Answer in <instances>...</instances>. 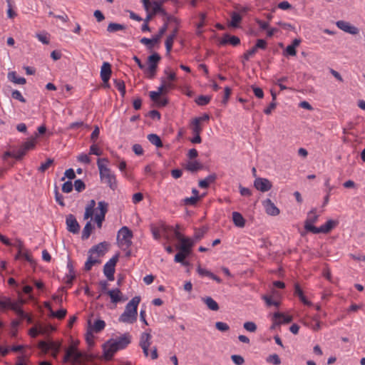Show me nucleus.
Segmentation results:
<instances>
[{"instance_id":"1","label":"nucleus","mask_w":365,"mask_h":365,"mask_svg":"<svg viewBox=\"0 0 365 365\" xmlns=\"http://www.w3.org/2000/svg\"><path fill=\"white\" fill-rule=\"evenodd\" d=\"M143 7L147 12L146 17L143 19V21H150L157 14H160L163 16L166 17V19L169 21H173L176 24H179L180 21L175 16L170 15L163 8L164 1L153 0L152 2L150 0H141Z\"/></svg>"},{"instance_id":"2","label":"nucleus","mask_w":365,"mask_h":365,"mask_svg":"<svg viewBox=\"0 0 365 365\" xmlns=\"http://www.w3.org/2000/svg\"><path fill=\"white\" fill-rule=\"evenodd\" d=\"M140 302V297H134L125 306L124 312L119 317L120 322L133 324L137 320L138 306Z\"/></svg>"},{"instance_id":"3","label":"nucleus","mask_w":365,"mask_h":365,"mask_svg":"<svg viewBox=\"0 0 365 365\" xmlns=\"http://www.w3.org/2000/svg\"><path fill=\"white\" fill-rule=\"evenodd\" d=\"M133 236V232L126 226L121 227L116 236L118 245L125 252V256L127 257H129L131 254L129 247L132 244L131 239Z\"/></svg>"},{"instance_id":"4","label":"nucleus","mask_w":365,"mask_h":365,"mask_svg":"<svg viewBox=\"0 0 365 365\" xmlns=\"http://www.w3.org/2000/svg\"><path fill=\"white\" fill-rule=\"evenodd\" d=\"M109 161L107 158H98L97 160V165L99 170L101 181L106 183L110 189H113L112 184L113 175L111 170L108 168Z\"/></svg>"},{"instance_id":"5","label":"nucleus","mask_w":365,"mask_h":365,"mask_svg":"<svg viewBox=\"0 0 365 365\" xmlns=\"http://www.w3.org/2000/svg\"><path fill=\"white\" fill-rule=\"evenodd\" d=\"M161 57L160 54L156 52H154L148 57V67L147 68H145V69L148 73V78L150 79H153L155 77L157 71L158 63Z\"/></svg>"},{"instance_id":"6","label":"nucleus","mask_w":365,"mask_h":365,"mask_svg":"<svg viewBox=\"0 0 365 365\" xmlns=\"http://www.w3.org/2000/svg\"><path fill=\"white\" fill-rule=\"evenodd\" d=\"M83 354L74 345L70 346L66 350L63 357L64 362L78 363L81 361Z\"/></svg>"},{"instance_id":"7","label":"nucleus","mask_w":365,"mask_h":365,"mask_svg":"<svg viewBox=\"0 0 365 365\" xmlns=\"http://www.w3.org/2000/svg\"><path fill=\"white\" fill-rule=\"evenodd\" d=\"M109 284L106 280H102L98 284L99 295L97 299H101L104 297H109L110 302L114 304V289H108Z\"/></svg>"},{"instance_id":"8","label":"nucleus","mask_w":365,"mask_h":365,"mask_svg":"<svg viewBox=\"0 0 365 365\" xmlns=\"http://www.w3.org/2000/svg\"><path fill=\"white\" fill-rule=\"evenodd\" d=\"M338 222L333 220H329L324 225L319 227L309 226L310 232L314 234L324 233L327 234L331 231L336 225Z\"/></svg>"},{"instance_id":"9","label":"nucleus","mask_w":365,"mask_h":365,"mask_svg":"<svg viewBox=\"0 0 365 365\" xmlns=\"http://www.w3.org/2000/svg\"><path fill=\"white\" fill-rule=\"evenodd\" d=\"M132 341V336L129 332H125L119 336H115V352L125 349Z\"/></svg>"},{"instance_id":"10","label":"nucleus","mask_w":365,"mask_h":365,"mask_svg":"<svg viewBox=\"0 0 365 365\" xmlns=\"http://www.w3.org/2000/svg\"><path fill=\"white\" fill-rule=\"evenodd\" d=\"M110 245L106 242H102L99 244L93 246L88 251V254L91 255H96L95 257L98 258L103 257L110 249Z\"/></svg>"},{"instance_id":"11","label":"nucleus","mask_w":365,"mask_h":365,"mask_svg":"<svg viewBox=\"0 0 365 365\" xmlns=\"http://www.w3.org/2000/svg\"><path fill=\"white\" fill-rule=\"evenodd\" d=\"M38 345L39 347L45 351H51L52 356L54 358L57 357L61 349V344L54 341L46 342L44 341H41Z\"/></svg>"},{"instance_id":"12","label":"nucleus","mask_w":365,"mask_h":365,"mask_svg":"<svg viewBox=\"0 0 365 365\" xmlns=\"http://www.w3.org/2000/svg\"><path fill=\"white\" fill-rule=\"evenodd\" d=\"M111 66L108 62H104L101 66V77L103 81L102 87L104 88H110L108 81L111 76Z\"/></svg>"},{"instance_id":"13","label":"nucleus","mask_w":365,"mask_h":365,"mask_svg":"<svg viewBox=\"0 0 365 365\" xmlns=\"http://www.w3.org/2000/svg\"><path fill=\"white\" fill-rule=\"evenodd\" d=\"M254 187L260 192H265L272 187V182L267 178H256L254 181Z\"/></svg>"},{"instance_id":"14","label":"nucleus","mask_w":365,"mask_h":365,"mask_svg":"<svg viewBox=\"0 0 365 365\" xmlns=\"http://www.w3.org/2000/svg\"><path fill=\"white\" fill-rule=\"evenodd\" d=\"M66 224L69 232L73 234H78L79 232L80 225L73 215L69 214L66 216Z\"/></svg>"},{"instance_id":"15","label":"nucleus","mask_w":365,"mask_h":365,"mask_svg":"<svg viewBox=\"0 0 365 365\" xmlns=\"http://www.w3.org/2000/svg\"><path fill=\"white\" fill-rule=\"evenodd\" d=\"M103 359L106 361L112 359L114 356V339H110L103 345Z\"/></svg>"},{"instance_id":"16","label":"nucleus","mask_w":365,"mask_h":365,"mask_svg":"<svg viewBox=\"0 0 365 365\" xmlns=\"http://www.w3.org/2000/svg\"><path fill=\"white\" fill-rule=\"evenodd\" d=\"M98 209L100 212L96 215V221L98 227H101L102 222L105 219V215L108 211V203L104 201H100L98 203Z\"/></svg>"},{"instance_id":"17","label":"nucleus","mask_w":365,"mask_h":365,"mask_svg":"<svg viewBox=\"0 0 365 365\" xmlns=\"http://www.w3.org/2000/svg\"><path fill=\"white\" fill-rule=\"evenodd\" d=\"M336 26L341 30L353 35H356L359 32V29L345 21H338L336 23Z\"/></svg>"},{"instance_id":"18","label":"nucleus","mask_w":365,"mask_h":365,"mask_svg":"<svg viewBox=\"0 0 365 365\" xmlns=\"http://www.w3.org/2000/svg\"><path fill=\"white\" fill-rule=\"evenodd\" d=\"M195 242L192 239H185V242L180 245L177 246V249L181 252L185 257H188L192 253V248L194 246Z\"/></svg>"},{"instance_id":"19","label":"nucleus","mask_w":365,"mask_h":365,"mask_svg":"<svg viewBox=\"0 0 365 365\" xmlns=\"http://www.w3.org/2000/svg\"><path fill=\"white\" fill-rule=\"evenodd\" d=\"M262 205L267 215L277 216L279 214V209L272 202L270 199H266L262 202Z\"/></svg>"},{"instance_id":"20","label":"nucleus","mask_w":365,"mask_h":365,"mask_svg":"<svg viewBox=\"0 0 365 365\" xmlns=\"http://www.w3.org/2000/svg\"><path fill=\"white\" fill-rule=\"evenodd\" d=\"M103 273L108 280H114V256L104 265Z\"/></svg>"},{"instance_id":"21","label":"nucleus","mask_w":365,"mask_h":365,"mask_svg":"<svg viewBox=\"0 0 365 365\" xmlns=\"http://www.w3.org/2000/svg\"><path fill=\"white\" fill-rule=\"evenodd\" d=\"M240 43V39L236 36H232L229 34H225L220 41V45L230 44L237 46Z\"/></svg>"},{"instance_id":"22","label":"nucleus","mask_w":365,"mask_h":365,"mask_svg":"<svg viewBox=\"0 0 365 365\" xmlns=\"http://www.w3.org/2000/svg\"><path fill=\"white\" fill-rule=\"evenodd\" d=\"M316 208H313L309 213L307 220L304 222V229L307 232H310L309 226L315 227L313 224L315 223L319 217L318 215H316Z\"/></svg>"},{"instance_id":"23","label":"nucleus","mask_w":365,"mask_h":365,"mask_svg":"<svg viewBox=\"0 0 365 365\" xmlns=\"http://www.w3.org/2000/svg\"><path fill=\"white\" fill-rule=\"evenodd\" d=\"M216 179L217 175L215 173H212L205 179L200 180L198 182V185L200 188L206 189L210 186L211 183L215 182Z\"/></svg>"},{"instance_id":"24","label":"nucleus","mask_w":365,"mask_h":365,"mask_svg":"<svg viewBox=\"0 0 365 365\" xmlns=\"http://www.w3.org/2000/svg\"><path fill=\"white\" fill-rule=\"evenodd\" d=\"M25 303L24 299H19L17 303L12 307V309L19 317L21 319H25L28 314L24 312L21 306Z\"/></svg>"},{"instance_id":"25","label":"nucleus","mask_w":365,"mask_h":365,"mask_svg":"<svg viewBox=\"0 0 365 365\" xmlns=\"http://www.w3.org/2000/svg\"><path fill=\"white\" fill-rule=\"evenodd\" d=\"M231 21L229 23V26L232 28H239L240 24L242 20V16L241 14L236 11H232L230 13Z\"/></svg>"},{"instance_id":"26","label":"nucleus","mask_w":365,"mask_h":365,"mask_svg":"<svg viewBox=\"0 0 365 365\" xmlns=\"http://www.w3.org/2000/svg\"><path fill=\"white\" fill-rule=\"evenodd\" d=\"M203 165L197 161V160H194V161H188L187 163L185 165V169L188 171H190V173H196L197 172L198 170H200L203 168Z\"/></svg>"},{"instance_id":"27","label":"nucleus","mask_w":365,"mask_h":365,"mask_svg":"<svg viewBox=\"0 0 365 365\" xmlns=\"http://www.w3.org/2000/svg\"><path fill=\"white\" fill-rule=\"evenodd\" d=\"M232 215L233 223L236 227H244L245 226L246 221L241 213L233 212Z\"/></svg>"},{"instance_id":"28","label":"nucleus","mask_w":365,"mask_h":365,"mask_svg":"<svg viewBox=\"0 0 365 365\" xmlns=\"http://www.w3.org/2000/svg\"><path fill=\"white\" fill-rule=\"evenodd\" d=\"M88 328L96 333H98L101 331H102L106 326L105 322L101 319L96 320L93 323V324H92L91 322L89 320L88 322Z\"/></svg>"},{"instance_id":"29","label":"nucleus","mask_w":365,"mask_h":365,"mask_svg":"<svg viewBox=\"0 0 365 365\" xmlns=\"http://www.w3.org/2000/svg\"><path fill=\"white\" fill-rule=\"evenodd\" d=\"M53 330H54V328L52 327L51 326H48L47 327H40L39 330H38V329L36 327H32L29 330V334L31 337L34 338V337H36L38 334H46L49 331H53Z\"/></svg>"},{"instance_id":"30","label":"nucleus","mask_w":365,"mask_h":365,"mask_svg":"<svg viewBox=\"0 0 365 365\" xmlns=\"http://www.w3.org/2000/svg\"><path fill=\"white\" fill-rule=\"evenodd\" d=\"M274 319L280 320L282 324H289L293 321V317L290 315H286L284 313L277 312L273 314Z\"/></svg>"},{"instance_id":"31","label":"nucleus","mask_w":365,"mask_h":365,"mask_svg":"<svg viewBox=\"0 0 365 365\" xmlns=\"http://www.w3.org/2000/svg\"><path fill=\"white\" fill-rule=\"evenodd\" d=\"M202 301L206 304L207 308L212 311H218L220 309L218 304L211 297H203L202 298Z\"/></svg>"},{"instance_id":"32","label":"nucleus","mask_w":365,"mask_h":365,"mask_svg":"<svg viewBox=\"0 0 365 365\" xmlns=\"http://www.w3.org/2000/svg\"><path fill=\"white\" fill-rule=\"evenodd\" d=\"M17 302H12L11 298L8 297H0V308L2 309H10L16 304Z\"/></svg>"},{"instance_id":"33","label":"nucleus","mask_w":365,"mask_h":365,"mask_svg":"<svg viewBox=\"0 0 365 365\" xmlns=\"http://www.w3.org/2000/svg\"><path fill=\"white\" fill-rule=\"evenodd\" d=\"M147 138L148 141L156 146L158 148H162L163 146V141L159 135L155 133H151L148 135Z\"/></svg>"},{"instance_id":"34","label":"nucleus","mask_w":365,"mask_h":365,"mask_svg":"<svg viewBox=\"0 0 365 365\" xmlns=\"http://www.w3.org/2000/svg\"><path fill=\"white\" fill-rule=\"evenodd\" d=\"M151 334L150 333H148V332H143L140 335V342H139V346L140 347H145V346H150L151 342H150V339H151Z\"/></svg>"},{"instance_id":"35","label":"nucleus","mask_w":365,"mask_h":365,"mask_svg":"<svg viewBox=\"0 0 365 365\" xmlns=\"http://www.w3.org/2000/svg\"><path fill=\"white\" fill-rule=\"evenodd\" d=\"M101 262V261L100 259L89 254L88 259L85 263L84 269L86 271H89L93 265L100 264Z\"/></svg>"},{"instance_id":"36","label":"nucleus","mask_w":365,"mask_h":365,"mask_svg":"<svg viewBox=\"0 0 365 365\" xmlns=\"http://www.w3.org/2000/svg\"><path fill=\"white\" fill-rule=\"evenodd\" d=\"M9 79L16 84L24 85L26 81L23 77H17L15 71H11L8 73Z\"/></svg>"},{"instance_id":"37","label":"nucleus","mask_w":365,"mask_h":365,"mask_svg":"<svg viewBox=\"0 0 365 365\" xmlns=\"http://www.w3.org/2000/svg\"><path fill=\"white\" fill-rule=\"evenodd\" d=\"M93 228V226L92 225L91 221L87 222V223L86 224V225L83 230V232H82L81 239L83 240H87L89 238Z\"/></svg>"},{"instance_id":"38","label":"nucleus","mask_w":365,"mask_h":365,"mask_svg":"<svg viewBox=\"0 0 365 365\" xmlns=\"http://www.w3.org/2000/svg\"><path fill=\"white\" fill-rule=\"evenodd\" d=\"M140 42L145 45L148 47V49L151 50L154 46L155 43H158L159 42V40H155V36H153L152 38H148L143 37L140 40Z\"/></svg>"},{"instance_id":"39","label":"nucleus","mask_w":365,"mask_h":365,"mask_svg":"<svg viewBox=\"0 0 365 365\" xmlns=\"http://www.w3.org/2000/svg\"><path fill=\"white\" fill-rule=\"evenodd\" d=\"M165 23L163 25V26L159 29L158 32L157 34L155 35V40H160V38H162V36L165 34L166 31L168 30V22H170L169 21H168L166 19V17H165Z\"/></svg>"},{"instance_id":"40","label":"nucleus","mask_w":365,"mask_h":365,"mask_svg":"<svg viewBox=\"0 0 365 365\" xmlns=\"http://www.w3.org/2000/svg\"><path fill=\"white\" fill-rule=\"evenodd\" d=\"M210 100H211L210 96L201 95V96H198V98H197L195 100V102L198 106H205V105L208 104L210 103Z\"/></svg>"},{"instance_id":"41","label":"nucleus","mask_w":365,"mask_h":365,"mask_svg":"<svg viewBox=\"0 0 365 365\" xmlns=\"http://www.w3.org/2000/svg\"><path fill=\"white\" fill-rule=\"evenodd\" d=\"M67 311L65 309H61L56 312L53 311L51 309L50 315L53 317H56L58 319H63L66 315Z\"/></svg>"},{"instance_id":"42","label":"nucleus","mask_w":365,"mask_h":365,"mask_svg":"<svg viewBox=\"0 0 365 365\" xmlns=\"http://www.w3.org/2000/svg\"><path fill=\"white\" fill-rule=\"evenodd\" d=\"M262 299L264 300L266 304L269 307L274 306L276 307H279L280 305V302L277 300L272 299V297L268 295H263Z\"/></svg>"},{"instance_id":"43","label":"nucleus","mask_w":365,"mask_h":365,"mask_svg":"<svg viewBox=\"0 0 365 365\" xmlns=\"http://www.w3.org/2000/svg\"><path fill=\"white\" fill-rule=\"evenodd\" d=\"M208 228L206 227H203L202 228L195 229L194 237L196 240H201L205 234L207 232Z\"/></svg>"},{"instance_id":"44","label":"nucleus","mask_w":365,"mask_h":365,"mask_svg":"<svg viewBox=\"0 0 365 365\" xmlns=\"http://www.w3.org/2000/svg\"><path fill=\"white\" fill-rule=\"evenodd\" d=\"M201 197L197 196V197H185L183 199V203L185 205H195L197 202L200 200Z\"/></svg>"},{"instance_id":"45","label":"nucleus","mask_w":365,"mask_h":365,"mask_svg":"<svg viewBox=\"0 0 365 365\" xmlns=\"http://www.w3.org/2000/svg\"><path fill=\"white\" fill-rule=\"evenodd\" d=\"M192 130L193 134L200 133L202 128L201 127L200 123H199L198 119H193L192 121Z\"/></svg>"},{"instance_id":"46","label":"nucleus","mask_w":365,"mask_h":365,"mask_svg":"<svg viewBox=\"0 0 365 365\" xmlns=\"http://www.w3.org/2000/svg\"><path fill=\"white\" fill-rule=\"evenodd\" d=\"M35 145H36V137L31 138V139L28 140L21 146L27 152L28 150L33 149L35 147Z\"/></svg>"},{"instance_id":"47","label":"nucleus","mask_w":365,"mask_h":365,"mask_svg":"<svg viewBox=\"0 0 365 365\" xmlns=\"http://www.w3.org/2000/svg\"><path fill=\"white\" fill-rule=\"evenodd\" d=\"M267 361L273 364L274 365H279L281 364V359L277 354L269 355L267 358Z\"/></svg>"},{"instance_id":"48","label":"nucleus","mask_w":365,"mask_h":365,"mask_svg":"<svg viewBox=\"0 0 365 365\" xmlns=\"http://www.w3.org/2000/svg\"><path fill=\"white\" fill-rule=\"evenodd\" d=\"M128 297L123 295L118 288H115V304L128 300Z\"/></svg>"},{"instance_id":"49","label":"nucleus","mask_w":365,"mask_h":365,"mask_svg":"<svg viewBox=\"0 0 365 365\" xmlns=\"http://www.w3.org/2000/svg\"><path fill=\"white\" fill-rule=\"evenodd\" d=\"M115 88L120 91L121 96L123 97L125 94V86L123 81L115 79Z\"/></svg>"},{"instance_id":"50","label":"nucleus","mask_w":365,"mask_h":365,"mask_svg":"<svg viewBox=\"0 0 365 365\" xmlns=\"http://www.w3.org/2000/svg\"><path fill=\"white\" fill-rule=\"evenodd\" d=\"M174 40L175 39L173 38V36H168L165 40V48H166V52H167L168 55L170 54V53L172 50Z\"/></svg>"},{"instance_id":"51","label":"nucleus","mask_w":365,"mask_h":365,"mask_svg":"<svg viewBox=\"0 0 365 365\" xmlns=\"http://www.w3.org/2000/svg\"><path fill=\"white\" fill-rule=\"evenodd\" d=\"M161 83H162L161 85L158 87V91H157L160 95H161L164 92L165 89H166L167 88L173 87V85L171 83H167L165 82V80L164 78H161Z\"/></svg>"},{"instance_id":"52","label":"nucleus","mask_w":365,"mask_h":365,"mask_svg":"<svg viewBox=\"0 0 365 365\" xmlns=\"http://www.w3.org/2000/svg\"><path fill=\"white\" fill-rule=\"evenodd\" d=\"M73 186L75 187V190L78 192H82L86 188V185L84 182L81 179L75 180Z\"/></svg>"},{"instance_id":"53","label":"nucleus","mask_w":365,"mask_h":365,"mask_svg":"<svg viewBox=\"0 0 365 365\" xmlns=\"http://www.w3.org/2000/svg\"><path fill=\"white\" fill-rule=\"evenodd\" d=\"M267 46V41L264 39H257L255 45L253 46L257 51V49H266Z\"/></svg>"},{"instance_id":"54","label":"nucleus","mask_w":365,"mask_h":365,"mask_svg":"<svg viewBox=\"0 0 365 365\" xmlns=\"http://www.w3.org/2000/svg\"><path fill=\"white\" fill-rule=\"evenodd\" d=\"M66 178H68L70 180L76 178V174L73 168L67 169L65 171L64 176L61 178V180H65Z\"/></svg>"},{"instance_id":"55","label":"nucleus","mask_w":365,"mask_h":365,"mask_svg":"<svg viewBox=\"0 0 365 365\" xmlns=\"http://www.w3.org/2000/svg\"><path fill=\"white\" fill-rule=\"evenodd\" d=\"M243 327L248 331L255 332L257 327L255 323L252 322H247L244 324Z\"/></svg>"},{"instance_id":"56","label":"nucleus","mask_w":365,"mask_h":365,"mask_svg":"<svg viewBox=\"0 0 365 365\" xmlns=\"http://www.w3.org/2000/svg\"><path fill=\"white\" fill-rule=\"evenodd\" d=\"M73 185L71 180L65 182L62 185V191L65 193H69L73 190Z\"/></svg>"},{"instance_id":"57","label":"nucleus","mask_w":365,"mask_h":365,"mask_svg":"<svg viewBox=\"0 0 365 365\" xmlns=\"http://www.w3.org/2000/svg\"><path fill=\"white\" fill-rule=\"evenodd\" d=\"M53 163V160L51 158H48L46 162L42 163L41 166L38 168V170L41 173L45 172Z\"/></svg>"},{"instance_id":"58","label":"nucleus","mask_w":365,"mask_h":365,"mask_svg":"<svg viewBox=\"0 0 365 365\" xmlns=\"http://www.w3.org/2000/svg\"><path fill=\"white\" fill-rule=\"evenodd\" d=\"M93 332L94 331L88 327L87 332L86 334V340L89 346H92L93 344Z\"/></svg>"},{"instance_id":"59","label":"nucleus","mask_w":365,"mask_h":365,"mask_svg":"<svg viewBox=\"0 0 365 365\" xmlns=\"http://www.w3.org/2000/svg\"><path fill=\"white\" fill-rule=\"evenodd\" d=\"M126 167H127V165H126V162L124 161V160H122L121 162H120L119 165H118V168L119 170L123 173V175L125 177H126L127 178H130L131 176L128 173V171L126 170Z\"/></svg>"},{"instance_id":"60","label":"nucleus","mask_w":365,"mask_h":365,"mask_svg":"<svg viewBox=\"0 0 365 365\" xmlns=\"http://www.w3.org/2000/svg\"><path fill=\"white\" fill-rule=\"evenodd\" d=\"M231 359L236 365H242L245 363L244 358L240 355L233 354L231 356Z\"/></svg>"},{"instance_id":"61","label":"nucleus","mask_w":365,"mask_h":365,"mask_svg":"<svg viewBox=\"0 0 365 365\" xmlns=\"http://www.w3.org/2000/svg\"><path fill=\"white\" fill-rule=\"evenodd\" d=\"M215 327L220 331H227L230 329V327L225 322H217L215 323Z\"/></svg>"},{"instance_id":"62","label":"nucleus","mask_w":365,"mask_h":365,"mask_svg":"<svg viewBox=\"0 0 365 365\" xmlns=\"http://www.w3.org/2000/svg\"><path fill=\"white\" fill-rule=\"evenodd\" d=\"M283 54L284 56H294L297 54L296 48L294 46H292L291 45H288L286 49L284 51Z\"/></svg>"},{"instance_id":"63","label":"nucleus","mask_w":365,"mask_h":365,"mask_svg":"<svg viewBox=\"0 0 365 365\" xmlns=\"http://www.w3.org/2000/svg\"><path fill=\"white\" fill-rule=\"evenodd\" d=\"M11 97L14 99L19 101L20 102H22V103H25L26 102V99L21 95V92L17 91V90H14V91H12Z\"/></svg>"},{"instance_id":"64","label":"nucleus","mask_w":365,"mask_h":365,"mask_svg":"<svg viewBox=\"0 0 365 365\" xmlns=\"http://www.w3.org/2000/svg\"><path fill=\"white\" fill-rule=\"evenodd\" d=\"M26 153V151L22 146L15 153H14V158L18 160H21Z\"/></svg>"}]
</instances>
